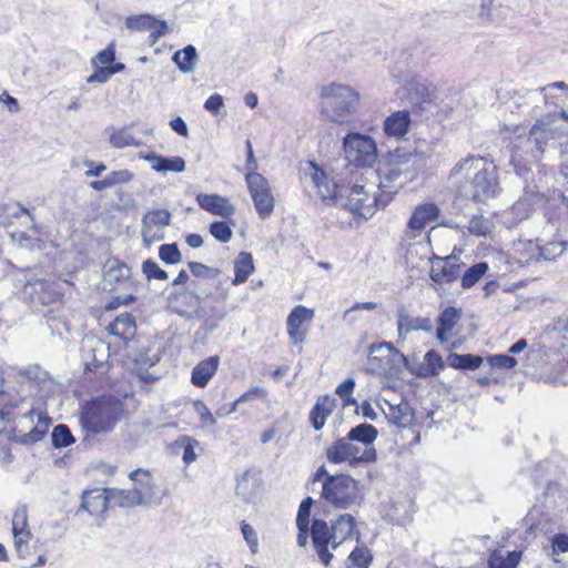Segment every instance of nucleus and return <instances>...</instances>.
<instances>
[{"label": "nucleus", "mask_w": 568, "mask_h": 568, "mask_svg": "<svg viewBox=\"0 0 568 568\" xmlns=\"http://www.w3.org/2000/svg\"><path fill=\"white\" fill-rule=\"evenodd\" d=\"M245 181L258 216L267 219L274 210V197L267 179L257 172H247Z\"/></svg>", "instance_id": "nucleus-8"}, {"label": "nucleus", "mask_w": 568, "mask_h": 568, "mask_svg": "<svg viewBox=\"0 0 568 568\" xmlns=\"http://www.w3.org/2000/svg\"><path fill=\"white\" fill-rule=\"evenodd\" d=\"M493 224L488 219L473 217L468 224V231L476 236H486L491 232Z\"/></svg>", "instance_id": "nucleus-53"}, {"label": "nucleus", "mask_w": 568, "mask_h": 568, "mask_svg": "<svg viewBox=\"0 0 568 568\" xmlns=\"http://www.w3.org/2000/svg\"><path fill=\"white\" fill-rule=\"evenodd\" d=\"M444 361L438 352L430 349L424 355V361L419 365L417 375L419 377L437 376L444 369Z\"/></svg>", "instance_id": "nucleus-35"}, {"label": "nucleus", "mask_w": 568, "mask_h": 568, "mask_svg": "<svg viewBox=\"0 0 568 568\" xmlns=\"http://www.w3.org/2000/svg\"><path fill=\"white\" fill-rule=\"evenodd\" d=\"M142 272L148 280H166L168 273L156 262L149 258L142 263Z\"/></svg>", "instance_id": "nucleus-54"}, {"label": "nucleus", "mask_w": 568, "mask_h": 568, "mask_svg": "<svg viewBox=\"0 0 568 568\" xmlns=\"http://www.w3.org/2000/svg\"><path fill=\"white\" fill-rule=\"evenodd\" d=\"M449 182L460 196L477 203H486L499 191L496 166L483 156L468 155L457 162Z\"/></svg>", "instance_id": "nucleus-2"}, {"label": "nucleus", "mask_w": 568, "mask_h": 568, "mask_svg": "<svg viewBox=\"0 0 568 568\" xmlns=\"http://www.w3.org/2000/svg\"><path fill=\"white\" fill-rule=\"evenodd\" d=\"M355 388V381L353 378L345 379L342 384H339L336 387V394L339 396L341 399L345 400L346 403L355 404V400H351V396Z\"/></svg>", "instance_id": "nucleus-57"}, {"label": "nucleus", "mask_w": 568, "mask_h": 568, "mask_svg": "<svg viewBox=\"0 0 568 568\" xmlns=\"http://www.w3.org/2000/svg\"><path fill=\"white\" fill-rule=\"evenodd\" d=\"M115 60V49L114 44H109L104 50L100 51L94 59L92 60V63L97 65V62L101 64H110Z\"/></svg>", "instance_id": "nucleus-61"}, {"label": "nucleus", "mask_w": 568, "mask_h": 568, "mask_svg": "<svg viewBox=\"0 0 568 568\" xmlns=\"http://www.w3.org/2000/svg\"><path fill=\"white\" fill-rule=\"evenodd\" d=\"M348 568H368L372 561V555L367 547H356L347 558Z\"/></svg>", "instance_id": "nucleus-46"}, {"label": "nucleus", "mask_w": 568, "mask_h": 568, "mask_svg": "<svg viewBox=\"0 0 568 568\" xmlns=\"http://www.w3.org/2000/svg\"><path fill=\"white\" fill-rule=\"evenodd\" d=\"M34 418H37V424L28 433L14 434V440L17 443L29 445L43 439L51 423V418L41 407H32L22 416L24 422L30 423H33Z\"/></svg>", "instance_id": "nucleus-13"}, {"label": "nucleus", "mask_w": 568, "mask_h": 568, "mask_svg": "<svg viewBox=\"0 0 568 568\" xmlns=\"http://www.w3.org/2000/svg\"><path fill=\"white\" fill-rule=\"evenodd\" d=\"M4 367L0 364V433L10 422L9 408L18 407L24 400V395L13 387H4Z\"/></svg>", "instance_id": "nucleus-18"}, {"label": "nucleus", "mask_w": 568, "mask_h": 568, "mask_svg": "<svg viewBox=\"0 0 568 568\" xmlns=\"http://www.w3.org/2000/svg\"><path fill=\"white\" fill-rule=\"evenodd\" d=\"M310 535L318 559L327 567L334 558L333 554L328 550V545L333 547L331 526L323 519L314 518L310 527Z\"/></svg>", "instance_id": "nucleus-14"}, {"label": "nucleus", "mask_w": 568, "mask_h": 568, "mask_svg": "<svg viewBox=\"0 0 568 568\" xmlns=\"http://www.w3.org/2000/svg\"><path fill=\"white\" fill-rule=\"evenodd\" d=\"M410 123L409 112L407 110H398L385 119L384 132L388 136L400 139L407 134Z\"/></svg>", "instance_id": "nucleus-28"}, {"label": "nucleus", "mask_w": 568, "mask_h": 568, "mask_svg": "<svg viewBox=\"0 0 568 568\" xmlns=\"http://www.w3.org/2000/svg\"><path fill=\"white\" fill-rule=\"evenodd\" d=\"M402 175V171L398 168H390L383 176H378V184L376 187L381 191V195L384 199L392 197V194L397 193L403 186V182L398 181Z\"/></svg>", "instance_id": "nucleus-34"}, {"label": "nucleus", "mask_w": 568, "mask_h": 568, "mask_svg": "<svg viewBox=\"0 0 568 568\" xmlns=\"http://www.w3.org/2000/svg\"><path fill=\"white\" fill-rule=\"evenodd\" d=\"M111 185L125 184L133 180V173L126 169L112 171L108 174Z\"/></svg>", "instance_id": "nucleus-59"}, {"label": "nucleus", "mask_w": 568, "mask_h": 568, "mask_svg": "<svg viewBox=\"0 0 568 568\" xmlns=\"http://www.w3.org/2000/svg\"><path fill=\"white\" fill-rule=\"evenodd\" d=\"M488 270V264L479 262L470 266L462 276V286L464 288L473 287L485 275Z\"/></svg>", "instance_id": "nucleus-44"}, {"label": "nucleus", "mask_w": 568, "mask_h": 568, "mask_svg": "<svg viewBox=\"0 0 568 568\" xmlns=\"http://www.w3.org/2000/svg\"><path fill=\"white\" fill-rule=\"evenodd\" d=\"M190 272L196 277H212L216 274V271L200 263V262H190L189 263Z\"/></svg>", "instance_id": "nucleus-62"}, {"label": "nucleus", "mask_w": 568, "mask_h": 568, "mask_svg": "<svg viewBox=\"0 0 568 568\" xmlns=\"http://www.w3.org/2000/svg\"><path fill=\"white\" fill-rule=\"evenodd\" d=\"M159 257L162 262L171 265L179 264L182 261V254L175 243L162 244L159 247Z\"/></svg>", "instance_id": "nucleus-52"}, {"label": "nucleus", "mask_w": 568, "mask_h": 568, "mask_svg": "<svg viewBox=\"0 0 568 568\" xmlns=\"http://www.w3.org/2000/svg\"><path fill=\"white\" fill-rule=\"evenodd\" d=\"M328 462L333 464H341L343 462L358 463V462H374L376 459V450L367 448L361 454V449L353 445L348 437L339 438L333 443L326 450Z\"/></svg>", "instance_id": "nucleus-9"}, {"label": "nucleus", "mask_w": 568, "mask_h": 568, "mask_svg": "<svg viewBox=\"0 0 568 568\" xmlns=\"http://www.w3.org/2000/svg\"><path fill=\"white\" fill-rule=\"evenodd\" d=\"M130 479L134 483V491L141 493V497L149 501L152 497V476L150 471L135 469L130 473Z\"/></svg>", "instance_id": "nucleus-38"}, {"label": "nucleus", "mask_w": 568, "mask_h": 568, "mask_svg": "<svg viewBox=\"0 0 568 568\" xmlns=\"http://www.w3.org/2000/svg\"><path fill=\"white\" fill-rule=\"evenodd\" d=\"M438 207L434 203L419 204L415 207L410 219L407 222V237H415L425 226L437 219Z\"/></svg>", "instance_id": "nucleus-23"}, {"label": "nucleus", "mask_w": 568, "mask_h": 568, "mask_svg": "<svg viewBox=\"0 0 568 568\" xmlns=\"http://www.w3.org/2000/svg\"><path fill=\"white\" fill-rule=\"evenodd\" d=\"M377 436L378 430L371 424H359L353 427L347 434L351 442H357L365 446L373 444Z\"/></svg>", "instance_id": "nucleus-41"}, {"label": "nucleus", "mask_w": 568, "mask_h": 568, "mask_svg": "<svg viewBox=\"0 0 568 568\" xmlns=\"http://www.w3.org/2000/svg\"><path fill=\"white\" fill-rule=\"evenodd\" d=\"M110 357V347L98 338H88L82 345V361L87 371L103 373Z\"/></svg>", "instance_id": "nucleus-12"}, {"label": "nucleus", "mask_w": 568, "mask_h": 568, "mask_svg": "<svg viewBox=\"0 0 568 568\" xmlns=\"http://www.w3.org/2000/svg\"><path fill=\"white\" fill-rule=\"evenodd\" d=\"M447 362L454 368L474 371L481 365L483 358L473 354L453 353L447 357Z\"/></svg>", "instance_id": "nucleus-42"}, {"label": "nucleus", "mask_w": 568, "mask_h": 568, "mask_svg": "<svg viewBox=\"0 0 568 568\" xmlns=\"http://www.w3.org/2000/svg\"><path fill=\"white\" fill-rule=\"evenodd\" d=\"M552 551L554 554H561L568 551L567 534H557L552 537Z\"/></svg>", "instance_id": "nucleus-64"}, {"label": "nucleus", "mask_w": 568, "mask_h": 568, "mask_svg": "<svg viewBox=\"0 0 568 568\" xmlns=\"http://www.w3.org/2000/svg\"><path fill=\"white\" fill-rule=\"evenodd\" d=\"M384 404L387 406V409L382 404H378V406L383 410L389 425L397 428H407L413 425L415 413L407 400L400 399L398 404H390L384 400Z\"/></svg>", "instance_id": "nucleus-19"}, {"label": "nucleus", "mask_w": 568, "mask_h": 568, "mask_svg": "<svg viewBox=\"0 0 568 568\" xmlns=\"http://www.w3.org/2000/svg\"><path fill=\"white\" fill-rule=\"evenodd\" d=\"M12 534L18 556L23 558L28 554V542L31 538V532L28 528V514L26 506L19 507L13 514Z\"/></svg>", "instance_id": "nucleus-20"}, {"label": "nucleus", "mask_w": 568, "mask_h": 568, "mask_svg": "<svg viewBox=\"0 0 568 568\" xmlns=\"http://www.w3.org/2000/svg\"><path fill=\"white\" fill-rule=\"evenodd\" d=\"M396 317L397 333L399 337H404L413 332L422 331L430 333L433 331V323L429 317L413 316L410 311L403 304L397 306Z\"/></svg>", "instance_id": "nucleus-16"}, {"label": "nucleus", "mask_w": 568, "mask_h": 568, "mask_svg": "<svg viewBox=\"0 0 568 568\" xmlns=\"http://www.w3.org/2000/svg\"><path fill=\"white\" fill-rule=\"evenodd\" d=\"M154 23V17L149 13L130 16L125 20V27L129 30L143 31L150 29Z\"/></svg>", "instance_id": "nucleus-51"}, {"label": "nucleus", "mask_w": 568, "mask_h": 568, "mask_svg": "<svg viewBox=\"0 0 568 568\" xmlns=\"http://www.w3.org/2000/svg\"><path fill=\"white\" fill-rule=\"evenodd\" d=\"M241 530H242L243 537L246 540V542L248 544L252 552H256L258 542H257L256 531L254 530V528L243 521L241 525Z\"/></svg>", "instance_id": "nucleus-60"}, {"label": "nucleus", "mask_w": 568, "mask_h": 568, "mask_svg": "<svg viewBox=\"0 0 568 568\" xmlns=\"http://www.w3.org/2000/svg\"><path fill=\"white\" fill-rule=\"evenodd\" d=\"M17 383L29 392H49L53 381L49 373L39 365H30L18 373Z\"/></svg>", "instance_id": "nucleus-15"}, {"label": "nucleus", "mask_w": 568, "mask_h": 568, "mask_svg": "<svg viewBox=\"0 0 568 568\" xmlns=\"http://www.w3.org/2000/svg\"><path fill=\"white\" fill-rule=\"evenodd\" d=\"M171 223V213L164 209L148 211L142 217V242L145 247L165 237V229Z\"/></svg>", "instance_id": "nucleus-10"}, {"label": "nucleus", "mask_w": 568, "mask_h": 568, "mask_svg": "<svg viewBox=\"0 0 568 568\" xmlns=\"http://www.w3.org/2000/svg\"><path fill=\"white\" fill-rule=\"evenodd\" d=\"M211 235L221 243H227L233 236L231 224L224 221H215L210 224Z\"/></svg>", "instance_id": "nucleus-50"}, {"label": "nucleus", "mask_w": 568, "mask_h": 568, "mask_svg": "<svg viewBox=\"0 0 568 568\" xmlns=\"http://www.w3.org/2000/svg\"><path fill=\"white\" fill-rule=\"evenodd\" d=\"M110 143L113 148L122 149L125 146H139L141 142L136 140L132 133L128 131V129L123 128L118 131H114L110 135Z\"/></svg>", "instance_id": "nucleus-47"}, {"label": "nucleus", "mask_w": 568, "mask_h": 568, "mask_svg": "<svg viewBox=\"0 0 568 568\" xmlns=\"http://www.w3.org/2000/svg\"><path fill=\"white\" fill-rule=\"evenodd\" d=\"M333 549L353 537L359 541L361 532L356 529V520L351 514H341L331 521Z\"/></svg>", "instance_id": "nucleus-21"}, {"label": "nucleus", "mask_w": 568, "mask_h": 568, "mask_svg": "<svg viewBox=\"0 0 568 568\" xmlns=\"http://www.w3.org/2000/svg\"><path fill=\"white\" fill-rule=\"evenodd\" d=\"M460 266L455 255L446 257L435 255L432 260L429 276L437 284L452 283L458 277Z\"/></svg>", "instance_id": "nucleus-17"}, {"label": "nucleus", "mask_w": 568, "mask_h": 568, "mask_svg": "<svg viewBox=\"0 0 568 568\" xmlns=\"http://www.w3.org/2000/svg\"><path fill=\"white\" fill-rule=\"evenodd\" d=\"M23 294L33 304L41 305L55 303L62 296L60 285L57 282L33 277L27 280L23 287Z\"/></svg>", "instance_id": "nucleus-11"}, {"label": "nucleus", "mask_w": 568, "mask_h": 568, "mask_svg": "<svg viewBox=\"0 0 568 568\" xmlns=\"http://www.w3.org/2000/svg\"><path fill=\"white\" fill-rule=\"evenodd\" d=\"M489 364L493 367L510 369L517 365V359L507 354H498L489 357Z\"/></svg>", "instance_id": "nucleus-56"}, {"label": "nucleus", "mask_w": 568, "mask_h": 568, "mask_svg": "<svg viewBox=\"0 0 568 568\" xmlns=\"http://www.w3.org/2000/svg\"><path fill=\"white\" fill-rule=\"evenodd\" d=\"M315 501L312 497H306L302 500L296 516V526H302L304 528L310 527L311 509Z\"/></svg>", "instance_id": "nucleus-55"}, {"label": "nucleus", "mask_w": 568, "mask_h": 568, "mask_svg": "<svg viewBox=\"0 0 568 568\" xmlns=\"http://www.w3.org/2000/svg\"><path fill=\"white\" fill-rule=\"evenodd\" d=\"M122 413V402L116 397H97L82 407L80 424L88 435L106 434L114 429Z\"/></svg>", "instance_id": "nucleus-4"}, {"label": "nucleus", "mask_w": 568, "mask_h": 568, "mask_svg": "<svg viewBox=\"0 0 568 568\" xmlns=\"http://www.w3.org/2000/svg\"><path fill=\"white\" fill-rule=\"evenodd\" d=\"M521 559L520 551L504 552L503 550H495L489 559V568H516Z\"/></svg>", "instance_id": "nucleus-39"}, {"label": "nucleus", "mask_w": 568, "mask_h": 568, "mask_svg": "<svg viewBox=\"0 0 568 568\" xmlns=\"http://www.w3.org/2000/svg\"><path fill=\"white\" fill-rule=\"evenodd\" d=\"M514 257L523 265H532L538 263V241H519L514 245Z\"/></svg>", "instance_id": "nucleus-33"}, {"label": "nucleus", "mask_w": 568, "mask_h": 568, "mask_svg": "<svg viewBox=\"0 0 568 568\" xmlns=\"http://www.w3.org/2000/svg\"><path fill=\"white\" fill-rule=\"evenodd\" d=\"M51 439L54 448L68 447L75 440L70 428L64 424L57 425L53 428Z\"/></svg>", "instance_id": "nucleus-45"}, {"label": "nucleus", "mask_w": 568, "mask_h": 568, "mask_svg": "<svg viewBox=\"0 0 568 568\" xmlns=\"http://www.w3.org/2000/svg\"><path fill=\"white\" fill-rule=\"evenodd\" d=\"M111 499L121 507H132L148 503L141 497V493L134 491L133 489L121 491L113 490L111 491Z\"/></svg>", "instance_id": "nucleus-43"}, {"label": "nucleus", "mask_w": 568, "mask_h": 568, "mask_svg": "<svg viewBox=\"0 0 568 568\" xmlns=\"http://www.w3.org/2000/svg\"><path fill=\"white\" fill-rule=\"evenodd\" d=\"M314 317V310L303 305L295 306L287 316V326L301 327L304 322H311Z\"/></svg>", "instance_id": "nucleus-48"}, {"label": "nucleus", "mask_w": 568, "mask_h": 568, "mask_svg": "<svg viewBox=\"0 0 568 568\" xmlns=\"http://www.w3.org/2000/svg\"><path fill=\"white\" fill-rule=\"evenodd\" d=\"M377 307V303L375 302H363L355 303L352 307L347 308L343 314V320L348 325H354L357 321L361 320V311H374Z\"/></svg>", "instance_id": "nucleus-49"}, {"label": "nucleus", "mask_w": 568, "mask_h": 568, "mask_svg": "<svg viewBox=\"0 0 568 568\" xmlns=\"http://www.w3.org/2000/svg\"><path fill=\"white\" fill-rule=\"evenodd\" d=\"M344 151L346 160L357 166H372L377 159L375 141L365 134L349 133L344 138Z\"/></svg>", "instance_id": "nucleus-7"}, {"label": "nucleus", "mask_w": 568, "mask_h": 568, "mask_svg": "<svg viewBox=\"0 0 568 568\" xmlns=\"http://www.w3.org/2000/svg\"><path fill=\"white\" fill-rule=\"evenodd\" d=\"M234 272L233 285H240L247 281L248 276L254 272V263L251 253L241 252L239 254L234 263Z\"/></svg>", "instance_id": "nucleus-37"}, {"label": "nucleus", "mask_w": 568, "mask_h": 568, "mask_svg": "<svg viewBox=\"0 0 568 568\" xmlns=\"http://www.w3.org/2000/svg\"><path fill=\"white\" fill-rule=\"evenodd\" d=\"M301 181L312 196L318 197L326 204L346 209L363 220L371 219L377 207H385L389 202V197L384 199L383 195L374 192V184H355L348 187L338 181L329 180L327 174L312 161L301 170Z\"/></svg>", "instance_id": "nucleus-1"}, {"label": "nucleus", "mask_w": 568, "mask_h": 568, "mask_svg": "<svg viewBox=\"0 0 568 568\" xmlns=\"http://www.w3.org/2000/svg\"><path fill=\"white\" fill-rule=\"evenodd\" d=\"M460 318L462 311L456 307H447L439 314L437 320L438 325L436 329V337L442 345L448 341V334Z\"/></svg>", "instance_id": "nucleus-29"}, {"label": "nucleus", "mask_w": 568, "mask_h": 568, "mask_svg": "<svg viewBox=\"0 0 568 568\" xmlns=\"http://www.w3.org/2000/svg\"><path fill=\"white\" fill-rule=\"evenodd\" d=\"M196 202L202 210L224 219H229L235 213V207L230 200L220 194L199 193Z\"/></svg>", "instance_id": "nucleus-24"}, {"label": "nucleus", "mask_w": 568, "mask_h": 568, "mask_svg": "<svg viewBox=\"0 0 568 568\" xmlns=\"http://www.w3.org/2000/svg\"><path fill=\"white\" fill-rule=\"evenodd\" d=\"M546 88L547 87H542L535 90H527L524 93H517L509 109L511 112L516 110L520 114L534 116V110L546 101V95L544 94Z\"/></svg>", "instance_id": "nucleus-22"}, {"label": "nucleus", "mask_w": 568, "mask_h": 568, "mask_svg": "<svg viewBox=\"0 0 568 568\" xmlns=\"http://www.w3.org/2000/svg\"><path fill=\"white\" fill-rule=\"evenodd\" d=\"M140 159L149 162L156 172H183L185 170V161L181 156L165 158L154 152L146 154L141 153Z\"/></svg>", "instance_id": "nucleus-26"}, {"label": "nucleus", "mask_w": 568, "mask_h": 568, "mask_svg": "<svg viewBox=\"0 0 568 568\" xmlns=\"http://www.w3.org/2000/svg\"><path fill=\"white\" fill-rule=\"evenodd\" d=\"M220 366V357L217 355L210 356L195 365L191 374V382L196 387H205L215 375Z\"/></svg>", "instance_id": "nucleus-27"}, {"label": "nucleus", "mask_w": 568, "mask_h": 568, "mask_svg": "<svg viewBox=\"0 0 568 568\" xmlns=\"http://www.w3.org/2000/svg\"><path fill=\"white\" fill-rule=\"evenodd\" d=\"M110 503H112L111 491L91 489L83 493L81 507L90 515H100L106 510Z\"/></svg>", "instance_id": "nucleus-25"}, {"label": "nucleus", "mask_w": 568, "mask_h": 568, "mask_svg": "<svg viewBox=\"0 0 568 568\" xmlns=\"http://www.w3.org/2000/svg\"><path fill=\"white\" fill-rule=\"evenodd\" d=\"M554 139V129L548 122L537 121L527 135H518L510 142V163L518 175L527 171L528 164L540 162L542 154Z\"/></svg>", "instance_id": "nucleus-3"}, {"label": "nucleus", "mask_w": 568, "mask_h": 568, "mask_svg": "<svg viewBox=\"0 0 568 568\" xmlns=\"http://www.w3.org/2000/svg\"><path fill=\"white\" fill-rule=\"evenodd\" d=\"M538 263L552 262L560 257L567 250L568 242L564 240L547 241L538 237Z\"/></svg>", "instance_id": "nucleus-31"}, {"label": "nucleus", "mask_w": 568, "mask_h": 568, "mask_svg": "<svg viewBox=\"0 0 568 568\" xmlns=\"http://www.w3.org/2000/svg\"><path fill=\"white\" fill-rule=\"evenodd\" d=\"M405 89L407 91V98L412 104L428 102L432 98L428 85L420 80L414 79L407 82Z\"/></svg>", "instance_id": "nucleus-40"}, {"label": "nucleus", "mask_w": 568, "mask_h": 568, "mask_svg": "<svg viewBox=\"0 0 568 568\" xmlns=\"http://www.w3.org/2000/svg\"><path fill=\"white\" fill-rule=\"evenodd\" d=\"M325 101L328 118L336 123H345L356 112L359 95L348 85L333 83L324 87L321 92Z\"/></svg>", "instance_id": "nucleus-6"}, {"label": "nucleus", "mask_w": 568, "mask_h": 568, "mask_svg": "<svg viewBox=\"0 0 568 568\" xmlns=\"http://www.w3.org/2000/svg\"><path fill=\"white\" fill-rule=\"evenodd\" d=\"M335 407V399L329 396H322L317 399L316 404L310 413V422L312 426L320 430L325 425L327 417L331 415Z\"/></svg>", "instance_id": "nucleus-32"}, {"label": "nucleus", "mask_w": 568, "mask_h": 568, "mask_svg": "<svg viewBox=\"0 0 568 568\" xmlns=\"http://www.w3.org/2000/svg\"><path fill=\"white\" fill-rule=\"evenodd\" d=\"M193 406L203 424L212 426L216 423L215 417L213 416L209 407L204 404V402L196 400L194 402Z\"/></svg>", "instance_id": "nucleus-58"}, {"label": "nucleus", "mask_w": 568, "mask_h": 568, "mask_svg": "<svg viewBox=\"0 0 568 568\" xmlns=\"http://www.w3.org/2000/svg\"><path fill=\"white\" fill-rule=\"evenodd\" d=\"M172 60L181 72L187 74L193 72L199 57L195 47L189 44L184 49L176 51L173 54Z\"/></svg>", "instance_id": "nucleus-36"}, {"label": "nucleus", "mask_w": 568, "mask_h": 568, "mask_svg": "<svg viewBox=\"0 0 568 568\" xmlns=\"http://www.w3.org/2000/svg\"><path fill=\"white\" fill-rule=\"evenodd\" d=\"M108 331L113 336L128 342L132 339L136 332L135 320L130 313L120 314L108 326Z\"/></svg>", "instance_id": "nucleus-30"}, {"label": "nucleus", "mask_w": 568, "mask_h": 568, "mask_svg": "<svg viewBox=\"0 0 568 568\" xmlns=\"http://www.w3.org/2000/svg\"><path fill=\"white\" fill-rule=\"evenodd\" d=\"M317 494L320 501L335 509H348L359 506L363 501L359 483L345 474L326 478Z\"/></svg>", "instance_id": "nucleus-5"}, {"label": "nucleus", "mask_w": 568, "mask_h": 568, "mask_svg": "<svg viewBox=\"0 0 568 568\" xmlns=\"http://www.w3.org/2000/svg\"><path fill=\"white\" fill-rule=\"evenodd\" d=\"M223 105L224 100L222 95L217 93L210 95L204 102V109L214 115L220 113V110L223 108Z\"/></svg>", "instance_id": "nucleus-63"}]
</instances>
